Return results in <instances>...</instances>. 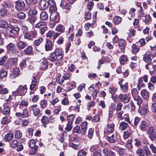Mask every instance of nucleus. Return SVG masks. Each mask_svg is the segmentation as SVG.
Returning <instances> with one entry per match:
<instances>
[{"label":"nucleus","mask_w":156,"mask_h":156,"mask_svg":"<svg viewBox=\"0 0 156 156\" xmlns=\"http://www.w3.org/2000/svg\"><path fill=\"white\" fill-rule=\"evenodd\" d=\"M62 104L64 105H68L69 103L68 99L66 98H64L62 100Z\"/></svg>","instance_id":"nucleus-61"},{"label":"nucleus","mask_w":156,"mask_h":156,"mask_svg":"<svg viewBox=\"0 0 156 156\" xmlns=\"http://www.w3.org/2000/svg\"><path fill=\"white\" fill-rule=\"evenodd\" d=\"M119 40V47L120 49L121 52L124 53L125 51V47L126 45V42L123 39H120Z\"/></svg>","instance_id":"nucleus-13"},{"label":"nucleus","mask_w":156,"mask_h":156,"mask_svg":"<svg viewBox=\"0 0 156 156\" xmlns=\"http://www.w3.org/2000/svg\"><path fill=\"white\" fill-rule=\"evenodd\" d=\"M131 93L134 100L136 101L138 105H140L143 102V100L142 98L138 95L137 90L136 88L132 89Z\"/></svg>","instance_id":"nucleus-2"},{"label":"nucleus","mask_w":156,"mask_h":156,"mask_svg":"<svg viewBox=\"0 0 156 156\" xmlns=\"http://www.w3.org/2000/svg\"><path fill=\"white\" fill-rule=\"evenodd\" d=\"M45 24L46 23L45 22L41 21L36 24L35 26V27L37 28H40L43 26L45 25Z\"/></svg>","instance_id":"nucleus-63"},{"label":"nucleus","mask_w":156,"mask_h":156,"mask_svg":"<svg viewBox=\"0 0 156 156\" xmlns=\"http://www.w3.org/2000/svg\"><path fill=\"white\" fill-rule=\"evenodd\" d=\"M37 88V80L35 77L33 76V79L31 82V83L30 86V90L35 89V90Z\"/></svg>","instance_id":"nucleus-19"},{"label":"nucleus","mask_w":156,"mask_h":156,"mask_svg":"<svg viewBox=\"0 0 156 156\" xmlns=\"http://www.w3.org/2000/svg\"><path fill=\"white\" fill-rule=\"evenodd\" d=\"M28 105V103L27 101L26 100H22L20 102V107L21 106H27Z\"/></svg>","instance_id":"nucleus-59"},{"label":"nucleus","mask_w":156,"mask_h":156,"mask_svg":"<svg viewBox=\"0 0 156 156\" xmlns=\"http://www.w3.org/2000/svg\"><path fill=\"white\" fill-rule=\"evenodd\" d=\"M118 98L121 102L124 103H127L130 101L129 97L126 94H120L119 95Z\"/></svg>","instance_id":"nucleus-10"},{"label":"nucleus","mask_w":156,"mask_h":156,"mask_svg":"<svg viewBox=\"0 0 156 156\" xmlns=\"http://www.w3.org/2000/svg\"><path fill=\"white\" fill-rule=\"evenodd\" d=\"M80 126H77L73 128V131L74 133H80Z\"/></svg>","instance_id":"nucleus-60"},{"label":"nucleus","mask_w":156,"mask_h":156,"mask_svg":"<svg viewBox=\"0 0 156 156\" xmlns=\"http://www.w3.org/2000/svg\"><path fill=\"white\" fill-rule=\"evenodd\" d=\"M13 138V133L11 132H9L5 135L4 138L7 141H9L11 140Z\"/></svg>","instance_id":"nucleus-34"},{"label":"nucleus","mask_w":156,"mask_h":156,"mask_svg":"<svg viewBox=\"0 0 156 156\" xmlns=\"http://www.w3.org/2000/svg\"><path fill=\"white\" fill-rule=\"evenodd\" d=\"M26 46V43L22 41H19L17 44V48L20 49L24 48Z\"/></svg>","instance_id":"nucleus-32"},{"label":"nucleus","mask_w":156,"mask_h":156,"mask_svg":"<svg viewBox=\"0 0 156 156\" xmlns=\"http://www.w3.org/2000/svg\"><path fill=\"white\" fill-rule=\"evenodd\" d=\"M8 26V23L6 21L3 20H0V27L5 28Z\"/></svg>","instance_id":"nucleus-52"},{"label":"nucleus","mask_w":156,"mask_h":156,"mask_svg":"<svg viewBox=\"0 0 156 156\" xmlns=\"http://www.w3.org/2000/svg\"><path fill=\"white\" fill-rule=\"evenodd\" d=\"M108 91L112 95L115 94V93L117 92V89L114 87H111L109 88Z\"/></svg>","instance_id":"nucleus-48"},{"label":"nucleus","mask_w":156,"mask_h":156,"mask_svg":"<svg viewBox=\"0 0 156 156\" xmlns=\"http://www.w3.org/2000/svg\"><path fill=\"white\" fill-rule=\"evenodd\" d=\"M40 105L42 108H44L46 107L47 105V101L45 100H43L40 102Z\"/></svg>","instance_id":"nucleus-56"},{"label":"nucleus","mask_w":156,"mask_h":156,"mask_svg":"<svg viewBox=\"0 0 156 156\" xmlns=\"http://www.w3.org/2000/svg\"><path fill=\"white\" fill-rule=\"evenodd\" d=\"M58 18V13L56 11L51 12L50 16V19L52 21L55 20Z\"/></svg>","instance_id":"nucleus-28"},{"label":"nucleus","mask_w":156,"mask_h":156,"mask_svg":"<svg viewBox=\"0 0 156 156\" xmlns=\"http://www.w3.org/2000/svg\"><path fill=\"white\" fill-rule=\"evenodd\" d=\"M25 54L27 55L31 54L33 52L32 47L31 46H28L24 51Z\"/></svg>","instance_id":"nucleus-29"},{"label":"nucleus","mask_w":156,"mask_h":156,"mask_svg":"<svg viewBox=\"0 0 156 156\" xmlns=\"http://www.w3.org/2000/svg\"><path fill=\"white\" fill-rule=\"evenodd\" d=\"M10 119L9 117L5 116L3 117L1 120V123L3 125H5L10 122Z\"/></svg>","instance_id":"nucleus-33"},{"label":"nucleus","mask_w":156,"mask_h":156,"mask_svg":"<svg viewBox=\"0 0 156 156\" xmlns=\"http://www.w3.org/2000/svg\"><path fill=\"white\" fill-rule=\"evenodd\" d=\"M29 146L32 148L30 150V154L33 155L36 153L38 148V146L36 145V142L34 140H31L29 141Z\"/></svg>","instance_id":"nucleus-6"},{"label":"nucleus","mask_w":156,"mask_h":156,"mask_svg":"<svg viewBox=\"0 0 156 156\" xmlns=\"http://www.w3.org/2000/svg\"><path fill=\"white\" fill-rule=\"evenodd\" d=\"M152 21L151 18L149 15H147L144 17L143 19L144 23L146 24H150Z\"/></svg>","instance_id":"nucleus-37"},{"label":"nucleus","mask_w":156,"mask_h":156,"mask_svg":"<svg viewBox=\"0 0 156 156\" xmlns=\"http://www.w3.org/2000/svg\"><path fill=\"white\" fill-rule=\"evenodd\" d=\"M31 113L27 109H24L22 115L23 118H27L30 115Z\"/></svg>","instance_id":"nucleus-38"},{"label":"nucleus","mask_w":156,"mask_h":156,"mask_svg":"<svg viewBox=\"0 0 156 156\" xmlns=\"http://www.w3.org/2000/svg\"><path fill=\"white\" fill-rule=\"evenodd\" d=\"M37 105H34L30 107V108L33 111L34 115L35 116L41 115L40 110L39 108H37Z\"/></svg>","instance_id":"nucleus-12"},{"label":"nucleus","mask_w":156,"mask_h":156,"mask_svg":"<svg viewBox=\"0 0 156 156\" xmlns=\"http://www.w3.org/2000/svg\"><path fill=\"white\" fill-rule=\"evenodd\" d=\"M148 124L145 121H143L140 122L139 128L141 131H145L148 126Z\"/></svg>","instance_id":"nucleus-16"},{"label":"nucleus","mask_w":156,"mask_h":156,"mask_svg":"<svg viewBox=\"0 0 156 156\" xmlns=\"http://www.w3.org/2000/svg\"><path fill=\"white\" fill-rule=\"evenodd\" d=\"M144 155L146 156H152V154L148 147L145 146L144 147Z\"/></svg>","instance_id":"nucleus-42"},{"label":"nucleus","mask_w":156,"mask_h":156,"mask_svg":"<svg viewBox=\"0 0 156 156\" xmlns=\"http://www.w3.org/2000/svg\"><path fill=\"white\" fill-rule=\"evenodd\" d=\"M147 133L151 140L154 139L156 136V129L151 126L147 130Z\"/></svg>","instance_id":"nucleus-7"},{"label":"nucleus","mask_w":156,"mask_h":156,"mask_svg":"<svg viewBox=\"0 0 156 156\" xmlns=\"http://www.w3.org/2000/svg\"><path fill=\"white\" fill-rule=\"evenodd\" d=\"M50 5L49 1L45 0H41L39 3V7L41 10H45Z\"/></svg>","instance_id":"nucleus-8"},{"label":"nucleus","mask_w":156,"mask_h":156,"mask_svg":"<svg viewBox=\"0 0 156 156\" xmlns=\"http://www.w3.org/2000/svg\"><path fill=\"white\" fill-rule=\"evenodd\" d=\"M43 38L41 37L39 38L38 39L35 40L34 41V44L35 46H38L40 45L43 41Z\"/></svg>","instance_id":"nucleus-51"},{"label":"nucleus","mask_w":156,"mask_h":156,"mask_svg":"<svg viewBox=\"0 0 156 156\" xmlns=\"http://www.w3.org/2000/svg\"><path fill=\"white\" fill-rule=\"evenodd\" d=\"M115 124L113 123H109L107 125L106 131L108 133H112L114 131Z\"/></svg>","instance_id":"nucleus-23"},{"label":"nucleus","mask_w":156,"mask_h":156,"mask_svg":"<svg viewBox=\"0 0 156 156\" xmlns=\"http://www.w3.org/2000/svg\"><path fill=\"white\" fill-rule=\"evenodd\" d=\"M143 58L144 61L146 63L149 62L151 60V55H150L145 54Z\"/></svg>","instance_id":"nucleus-46"},{"label":"nucleus","mask_w":156,"mask_h":156,"mask_svg":"<svg viewBox=\"0 0 156 156\" xmlns=\"http://www.w3.org/2000/svg\"><path fill=\"white\" fill-rule=\"evenodd\" d=\"M50 5H49V10L51 12L55 11L57 9V8L55 5V3L54 0H49Z\"/></svg>","instance_id":"nucleus-21"},{"label":"nucleus","mask_w":156,"mask_h":156,"mask_svg":"<svg viewBox=\"0 0 156 156\" xmlns=\"http://www.w3.org/2000/svg\"><path fill=\"white\" fill-rule=\"evenodd\" d=\"M87 123L86 122H84L81 124V134L84 135L86 133L87 127Z\"/></svg>","instance_id":"nucleus-15"},{"label":"nucleus","mask_w":156,"mask_h":156,"mask_svg":"<svg viewBox=\"0 0 156 156\" xmlns=\"http://www.w3.org/2000/svg\"><path fill=\"white\" fill-rule=\"evenodd\" d=\"M27 89V88L26 85H25L24 86L20 85L15 91L12 92V94L14 96L16 95L22 96L25 94Z\"/></svg>","instance_id":"nucleus-3"},{"label":"nucleus","mask_w":156,"mask_h":156,"mask_svg":"<svg viewBox=\"0 0 156 156\" xmlns=\"http://www.w3.org/2000/svg\"><path fill=\"white\" fill-rule=\"evenodd\" d=\"M48 61L46 59H44L40 63V69L41 70H45L48 68Z\"/></svg>","instance_id":"nucleus-14"},{"label":"nucleus","mask_w":156,"mask_h":156,"mask_svg":"<svg viewBox=\"0 0 156 156\" xmlns=\"http://www.w3.org/2000/svg\"><path fill=\"white\" fill-rule=\"evenodd\" d=\"M48 15L45 11H42L40 15V18L42 20H46L48 18Z\"/></svg>","instance_id":"nucleus-30"},{"label":"nucleus","mask_w":156,"mask_h":156,"mask_svg":"<svg viewBox=\"0 0 156 156\" xmlns=\"http://www.w3.org/2000/svg\"><path fill=\"white\" fill-rule=\"evenodd\" d=\"M0 109L2 110V113L5 115H7L9 114L10 112V108L6 104H4L3 105V108L2 110L0 108Z\"/></svg>","instance_id":"nucleus-18"},{"label":"nucleus","mask_w":156,"mask_h":156,"mask_svg":"<svg viewBox=\"0 0 156 156\" xmlns=\"http://www.w3.org/2000/svg\"><path fill=\"white\" fill-rule=\"evenodd\" d=\"M37 31L34 29L30 32L25 33L24 34V37L25 39L33 41L37 36Z\"/></svg>","instance_id":"nucleus-5"},{"label":"nucleus","mask_w":156,"mask_h":156,"mask_svg":"<svg viewBox=\"0 0 156 156\" xmlns=\"http://www.w3.org/2000/svg\"><path fill=\"white\" fill-rule=\"evenodd\" d=\"M56 30L61 33H63L65 31V27L62 25L59 24L57 26Z\"/></svg>","instance_id":"nucleus-40"},{"label":"nucleus","mask_w":156,"mask_h":156,"mask_svg":"<svg viewBox=\"0 0 156 156\" xmlns=\"http://www.w3.org/2000/svg\"><path fill=\"white\" fill-rule=\"evenodd\" d=\"M119 61L120 64L123 65L127 61L128 58L126 55H122L119 58Z\"/></svg>","instance_id":"nucleus-27"},{"label":"nucleus","mask_w":156,"mask_h":156,"mask_svg":"<svg viewBox=\"0 0 156 156\" xmlns=\"http://www.w3.org/2000/svg\"><path fill=\"white\" fill-rule=\"evenodd\" d=\"M16 7L19 10H21L23 9L25 7V4L24 2L22 0H19L15 2Z\"/></svg>","instance_id":"nucleus-11"},{"label":"nucleus","mask_w":156,"mask_h":156,"mask_svg":"<svg viewBox=\"0 0 156 156\" xmlns=\"http://www.w3.org/2000/svg\"><path fill=\"white\" fill-rule=\"evenodd\" d=\"M15 137L16 139H20L21 138L22 136V132L19 130L16 131L15 133Z\"/></svg>","instance_id":"nucleus-49"},{"label":"nucleus","mask_w":156,"mask_h":156,"mask_svg":"<svg viewBox=\"0 0 156 156\" xmlns=\"http://www.w3.org/2000/svg\"><path fill=\"white\" fill-rule=\"evenodd\" d=\"M7 13V10L2 7L0 8V16H5Z\"/></svg>","instance_id":"nucleus-39"},{"label":"nucleus","mask_w":156,"mask_h":156,"mask_svg":"<svg viewBox=\"0 0 156 156\" xmlns=\"http://www.w3.org/2000/svg\"><path fill=\"white\" fill-rule=\"evenodd\" d=\"M73 123L72 122H68L67 123V125L66 127L65 128V129L67 131H70L72 128V124Z\"/></svg>","instance_id":"nucleus-57"},{"label":"nucleus","mask_w":156,"mask_h":156,"mask_svg":"<svg viewBox=\"0 0 156 156\" xmlns=\"http://www.w3.org/2000/svg\"><path fill=\"white\" fill-rule=\"evenodd\" d=\"M7 75L6 72L5 71L4 69H2L0 70V77L3 78Z\"/></svg>","instance_id":"nucleus-62"},{"label":"nucleus","mask_w":156,"mask_h":156,"mask_svg":"<svg viewBox=\"0 0 156 156\" xmlns=\"http://www.w3.org/2000/svg\"><path fill=\"white\" fill-rule=\"evenodd\" d=\"M137 154L139 156H144V151L141 149H139L136 151Z\"/></svg>","instance_id":"nucleus-58"},{"label":"nucleus","mask_w":156,"mask_h":156,"mask_svg":"<svg viewBox=\"0 0 156 156\" xmlns=\"http://www.w3.org/2000/svg\"><path fill=\"white\" fill-rule=\"evenodd\" d=\"M19 30V28L17 27H14L11 26L9 27L6 29L7 34L12 37H13L17 34Z\"/></svg>","instance_id":"nucleus-4"},{"label":"nucleus","mask_w":156,"mask_h":156,"mask_svg":"<svg viewBox=\"0 0 156 156\" xmlns=\"http://www.w3.org/2000/svg\"><path fill=\"white\" fill-rule=\"evenodd\" d=\"M17 16L18 18L20 19H23L25 18L26 14L23 12H20L18 13Z\"/></svg>","instance_id":"nucleus-45"},{"label":"nucleus","mask_w":156,"mask_h":156,"mask_svg":"<svg viewBox=\"0 0 156 156\" xmlns=\"http://www.w3.org/2000/svg\"><path fill=\"white\" fill-rule=\"evenodd\" d=\"M11 6V4L9 2H4L1 4V7L5 9V8H10Z\"/></svg>","instance_id":"nucleus-50"},{"label":"nucleus","mask_w":156,"mask_h":156,"mask_svg":"<svg viewBox=\"0 0 156 156\" xmlns=\"http://www.w3.org/2000/svg\"><path fill=\"white\" fill-rule=\"evenodd\" d=\"M63 54L61 50L57 49L54 52L50 53L48 56V59L51 62H53L57 60V64H60L61 60L63 58Z\"/></svg>","instance_id":"nucleus-1"},{"label":"nucleus","mask_w":156,"mask_h":156,"mask_svg":"<svg viewBox=\"0 0 156 156\" xmlns=\"http://www.w3.org/2000/svg\"><path fill=\"white\" fill-rule=\"evenodd\" d=\"M19 144L18 142L16 140H13L10 144V146L11 147L15 148Z\"/></svg>","instance_id":"nucleus-53"},{"label":"nucleus","mask_w":156,"mask_h":156,"mask_svg":"<svg viewBox=\"0 0 156 156\" xmlns=\"http://www.w3.org/2000/svg\"><path fill=\"white\" fill-rule=\"evenodd\" d=\"M19 66L22 69L25 68L27 66L26 60H23L20 63Z\"/></svg>","instance_id":"nucleus-55"},{"label":"nucleus","mask_w":156,"mask_h":156,"mask_svg":"<svg viewBox=\"0 0 156 156\" xmlns=\"http://www.w3.org/2000/svg\"><path fill=\"white\" fill-rule=\"evenodd\" d=\"M7 48L14 54L16 55L19 53L18 50L16 49L15 45L13 43H10L8 45Z\"/></svg>","instance_id":"nucleus-9"},{"label":"nucleus","mask_w":156,"mask_h":156,"mask_svg":"<svg viewBox=\"0 0 156 156\" xmlns=\"http://www.w3.org/2000/svg\"><path fill=\"white\" fill-rule=\"evenodd\" d=\"M37 20V17H36L30 16L27 19V21L33 24Z\"/></svg>","instance_id":"nucleus-43"},{"label":"nucleus","mask_w":156,"mask_h":156,"mask_svg":"<svg viewBox=\"0 0 156 156\" xmlns=\"http://www.w3.org/2000/svg\"><path fill=\"white\" fill-rule=\"evenodd\" d=\"M18 58H12L9 61L8 64L10 66H13L17 65Z\"/></svg>","instance_id":"nucleus-24"},{"label":"nucleus","mask_w":156,"mask_h":156,"mask_svg":"<svg viewBox=\"0 0 156 156\" xmlns=\"http://www.w3.org/2000/svg\"><path fill=\"white\" fill-rule=\"evenodd\" d=\"M122 20V18L121 17L116 16L113 19V22L115 24L119 23Z\"/></svg>","instance_id":"nucleus-47"},{"label":"nucleus","mask_w":156,"mask_h":156,"mask_svg":"<svg viewBox=\"0 0 156 156\" xmlns=\"http://www.w3.org/2000/svg\"><path fill=\"white\" fill-rule=\"evenodd\" d=\"M20 74V71L19 68L16 67L15 68L13 71V74L10 75V78L13 79L18 77Z\"/></svg>","instance_id":"nucleus-20"},{"label":"nucleus","mask_w":156,"mask_h":156,"mask_svg":"<svg viewBox=\"0 0 156 156\" xmlns=\"http://www.w3.org/2000/svg\"><path fill=\"white\" fill-rule=\"evenodd\" d=\"M29 13L30 16H35V15L37 14V11L35 7H33L31 8Z\"/></svg>","instance_id":"nucleus-31"},{"label":"nucleus","mask_w":156,"mask_h":156,"mask_svg":"<svg viewBox=\"0 0 156 156\" xmlns=\"http://www.w3.org/2000/svg\"><path fill=\"white\" fill-rule=\"evenodd\" d=\"M116 137L114 134L109 135L108 136L107 140L109 142L113 143L115 142Z\"/></svg>","instance_id":"nucleus-26"},{"label":"nucleus","mask_w":156,"mask_h":156,"mask_svg":"<svg viewBox=\"0 0 156 156\" xmlns=\"http://www.w3.org/2000/svg\"><path fill=\"white\" fill-rule=\"evenodd\" d=\"M48 118L46 116H43L41 119V122L43 124V126L44 128L47 127L46 124H48Z\"/></svg>","instance_id":"nucleus-35"},{"label":"nucleus","mask_w":156,"mask_h":156,"mask_svg":"<svg viewBox=\"0 0 156 156\" xmlns=\"http://www.w3.org/2000/svg\"><path fill=\"white\" fill-rule=\"evenodd\" d=\"M94 133V129L92 128H90L88 130V137L90 139H91L93 136V134Z\"/></svg>","instance_id":"nucleus-54"},{"label":"nucleus","mask_w":156,"mask_h":156,"mask_svg":"<svg viewBox=\"0 0 156 156\" xmlns=\"http://www.w3.org/2000/svg\"><path fill=\"white\" fill-rule=\"evenodd\" d=\"M140 94L144 99H147L149 97V93L146 89H144L141 90Z\"/></svg>","instance_id":"nucleus-25"},{"label":"nucleus","mask_w":156,"mask_h":156,"mask_svg":"<svg viewBox=\"0 0 156 156\" xmlns=\"http://www.w3.org/2000/svg\"><path fill=\"white\" fill-rule=\"evenodd\" d=\"M75 84L74 82L69 81L67 83V85L68 87V91H69L73 89L75 87Z\"/></svg>","instance_id":"nucleus-36"},{"label":"nucleus","mask_w":156,"mask_h":156,"mask_svg":"<svg viewBox=\"0 0 156 156\" xmlns=\"http://www.w3.org/2000/svg\"><path fill=\"white\" fill-rule=\"evenodd\" d=\"M87 154V152L82 150H80L78 153V156H86Z\"/></svg>","instance_id":"nucleus-64"},{"label":"nucleus","mask_w":156,"mask_h":156,"mask_svg":"<svg viewBox=\"0 0 156 156\" xmlns=\"http://www.w3.org/2000/svg\"><path fill=\"white\" fill-rule=\"evenodd\" d=\"M137 86L139 90H140L141 87H144V84L143 83L142 78H140L139 79Z\"/></svg>","instance_id":"nucleus-44"},{"label":"nucleus","mask_w":156,"mask_h":156,"mask_svg":"<svg viewBox=\"0 0 156 156\" xmlns=\"http://www.w3.org/2000/svg\"><path fill=\"white\" fill-rule=\"evenodd\" d=\"M123 80H121L119 82V83L120 86L121 90L124 92H126L128 89V83H126L124 84H122V82Z\"/></svg>","instance_id":"nucleus-22"},{"label":"nucleus","mask_w":156,"mask_h":156,"mask_svg":"<svg viewBox=\"0 0 156 156\" xmlns=\"http://www.w3.org/2000/svg\"><path fill=\"white\" fill-rule=\"evenodd\" d=\"M53 45L52 42L50 40H47L46 41L45 45V48L46 51H51L52 49Z\"/></svg>","instance_id":"nucleus-17"},{"label":"nucleus","mask_w":156,"mask_h":156,"mask_svg":"<svg viewBox=\"0 0 156 156\" xmlns=\"http://www.w3.org/2000/svg\"><path fill=\"white\" fill-rule=\"evenodd\" d=\"M128 126V124L124 122H122L120 124L119 128L121 130H125Z\"/></svg>","instance_id":"nucleus-41"}]
</instances>
